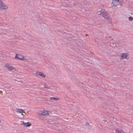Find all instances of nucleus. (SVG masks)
<instances>
[{
    "mask_svg": "<svg viewBox=\"0 0 133 133\" xmlns=\"http://www.w3.org/2000/svg\"><path fill=\"white\" fill-rule=\"evenodd\" d=\"M102 16L107 19H109V15L105 10L104 11L102 14Z\"/></svg>",
    "mask_w": 133,
    "mask_h": 133,
    "instance_id": "nucleus-7",
    "label": "nucleus"
},
{
    "mask_svg": "<svg viewBox=\"0 0 133 133\" xmlns=\"http://www.w3.org/2000/svg\"><path fill=\"white\" fill-rule=\"evenodd\" d=\"M104 10L103 9H102L100 11H98L97 12V15H100L101 14L102 15V14L104 12Z\"/></svg>",
    "mask_w": 133,
    "mask_h": 133,
    "instance_id": "nucleus-15",
    "label": "nucleus"
},
{
    "mask_svg": "<svg viewBox=\"0 0 133 133\" xmlns=\"http://www.w3.org/2000/svg\"><path fill=\"white\" fill-rule=\"evenodd\" d=\"M112 4L113 6H116L121 4V3L119 0H112Z\"/></svg>",
    "mask_w": 133,
    "mask_h": 133,
    "instance_id": "nucleus-4",
    "label": "nucleus"
},
{
    "mask_svg": "<svg viewBox=\"0 0 133 133\" xmlns=\"http://www.w3.org/2000/svg\"><path fill=\"white\" fill-rule=\"evenodd\" d=\"M50 113V111L48 110H43L42 112L41 115L44 116H46L49 115Z\"/></svg>",
    "mask_w": 133,
    "mask_h": 133,
    "instance_id": "nucleus-5",
    "label": "nucleus"
},
{
    "mask_svg": "<svg viewBox=\"0 0 133 133\" xmlns=\"http://www.w3.org/2000/svg\"><path fill=\"white\" fill-rule=\"evenodd\" d=\"M4 67L6 68L9 71H11L12 70H14L15 71H17L16 69L14 67L12 66L11 65L8 63H7L5 64Z\"/></svg>",
    "mask_w": 133,
    "mask_h": 133,
    "instance_id": "nucleus-1",
    "label": "nucleus"
},
{
    "mask_svg": "<svg viewBox=\"0 0 133 133\" xmlns=\"http://www.w3.org/2000/svg\"><path fill=\"white\" fill-rule=\"evenodd\" d=\"M8 8V6L4 4L2 0H0V9L6 10Z\"/></svg>",
    "mask_w": 133,
    "mask_h": 133,
    "instance_id": "nucleus-2",
    "label": "nucleus"
},
{
    "mask_svg": "<svg viewBox=\"0 0 133 133\" xmlns=\"http://www.w3.org/2000/svg\"><path fill=\"white\" fill-rule=\"evenodd\" d=\"M129 19L130 21H131L133 20V18L132 17H130L129 18Z\"/></svg>",
    "mask_w": 133,
    "mask_h": 133,
    "instance_id": "nucleus-18",
    "label": "nucleus"
},
{
    "mask_svg": "<svg viewBox=\"0 0 133 133\" xmlns=\"http://www.w3.org/2000/svg\"><path fill=\"white\" fill-rule=\"evenodd\" d=\"M128 56V55L127 53H123L121 54L120 56V59H121L126 58Z\"/></svg>",
    "mask_w": 133,
    "mask_h": 133,
    "instance_id": "nucleus-11",
    "label": "nucleus"
},
{
    "mask_svg": "<svg viewBox=\"0 0 133 133\" xmlns=\"http://www.w3.org/2000/svg\"><path fill=\"white\" fill-rule=\"evenodd\" d=\"M21 124L26 127H29L31 125V124L29 122L25 123L23 121H22V123Z\"/></svg>",
    "mask_w": 133,
    "mask_h": 133,
    "instance_id": "nucleus-12",
    "label": "nucleus"
},
{
    "mask_svg": "<svg viewBox=\"0 0 133 133\" xmlns=\"http://www.w3.org/2000/svg\"><path fill=\"white\" fill-rule=\"evenodd\" d=\"M115 132L116 133H124V131L121 130L119 129H116L115 130Z\"/></svg>",
    "mask_w": 133,
    "mask_h": 133,
    "instance_id": "nucleus-13",
    "label": "nucleus"
},
{
    "mask_svg": "<svg viewBox=\"0 0 133 133\" xmlns=\"http://www.w3.org/2000/svg\"><path fill=\"white\" fill-rule=\"evenodd\" d=\"M36 74L38 76H40L43 77L45 78L46 75L44 73L39 71H37L36 73Z\"/></svg>",
    "mask_w": 133,
    "mask_h": 133,
    "instance_id": "nucleus-6",
    "label": "nucleus"
},
{
    "mask_svg": "<svg viewBox=\"0 0 133 133\" xmlns=\"http://www.w3.org/2000/svg\"><path fill=\"white\" fill-rule=\"evenodd\" d=\"M44 88L48 89H50V87L47 85L45 84L44 86Z\"/></svg>",
    "mask_w": 133,
    "mask_h": 133,
    "instance_id": "nucleus-16",
    "label": "nucleus"
},
{
    "mask_svg": "<svg viewBox=\"0 0 133 133\" xmlns=\"http://www.w3.org/2000/svg\"><path fill=\"white\" fill-rule=\"evenodd\" d=\"M102 16L107 19H109V15L105 10L104 11L102 14Z\"/></svg>",
    "mask_w": 133,
    "mask_h": 133,
    "instance_id": "nucleus-9",
    "label": "nucleus"
},
{
    "mask_svg": "<svg viewBox=\"0 0 133 133\" xmlns=\"http://www.w3.org/2000/svg\"><path fill=\"white\" fill-rule=\"evenodd\" d=\"M16 112L19 113H25L26 114V112L24 111V110L22 109H16Z\"/></svg>",
    "mask_w": 133,
    "mask_h": 133,
    "instance_id": "nucleus-10",
    "label": "nucleus"
},
{
    "mask_svg": "<svg viewBox=\"0 0 133 133\" xmlns=\"http://www.w3.org/2000/svg\"><path fill=\"white\" fill-rule=\"evenodd\" d=\"M21 115L22 116V117H20L19 118L20 119H23L24 117V116L23 113H21Z\"/></svg>",
    "mask_w": 133,
    "mask_h": 133,
    "instance_id": "nucleus-17",
    "label": "nucleus"
},
{
    "mask_svg": "<svg viewBox=\"0 0 133 133\" xmlns=\"http://www.w3.org/2000/svg\"><path fill=\"white\" fill-rule=\"evenodd\" d=\"M102 16L107 19H109V15L105 10L104 11L102 14Z\"/></svg>",
    "mask_w": 133,
    "mask_h": 133,
    "instance_id": "nucleus-8",
    "label": "nucleus"
},
{
    "mask_svg": "<svg viewBox=\"0 0 133 133\" xmlns=\"http://www.w3.org/2000/svg\"><path fill=\"white\" fill-rule=\"evenodd\" d=\"M50 100L51 101H57L59 100L60 99L58 98L57 97H50Z\"/></svg>",
    "mask_w": 133,
    "mask_h": 133,
    "instance_id": "nucleus-14",
    "label": "nucleus"
},
{
    "mask_svg": "<svg viewBox=\"0 0 133 133\" xmlns=\"http://www.w3.org/2000/svg\"><path fill=\"white\" fill-rule=\"evenodd\" d=\"M15 58H17L21 60L24 61L25 60L24 57L20 54H16Z\"/></svg>",
    "mask_w": 133,
    "mask_h": 133,
    "instance_id": "nucleus-3",
    "label": "nucleus"
}]
</instances>
